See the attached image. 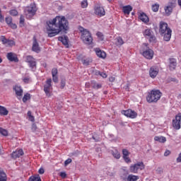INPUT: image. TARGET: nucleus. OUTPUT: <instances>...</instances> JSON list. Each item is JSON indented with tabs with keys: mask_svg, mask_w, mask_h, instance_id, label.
I'll use <instances>...</instances> for the list:
<instances>
[{
	"mask_svg": "<svg viewBox=\"0 0 181 181\" xmlns=\"http://www.w3.org/2000/svg\"><path fill=\"white\" fill-rule=\"evenodd\" d=\"M100 74H101V71H97L95 72V75H96V76H100Z\"/></svg>",
	"mask_w": 181,
	"mask_h": 181,
	"instance_id": "58",
	"label": "nucleus"
},
{
	"mask_svg": "<svg viewBox=\"0 0 181 181\" xmlns=\"http://www.w3.org/2000/svg\"><path fill=\"white\" fill-rule=\"evenodd\" d=\"M159 73V69L156 67H151L149 70V76L151 77V78H155L156 76H158V74Z\"/></svg>",
	"mask_w": 181,
	"mask_h": 181,
	"instance_id": "18",
	"label": "nucleus"
},
{
	"mask_svg": "<svg viewBox=\"0 0 181 181\" xmlns=\"http://www.w3.org/2000/svg\"><path fill=\"white\" fill-rule=\"evenodd\" d=\"M0 134L4 136H8V131L2 127H0Z\"/></svg>",
	"mask_w": 181,
	"mask_h": 181,
	"instance_id": "39",
	"label": "nucleus"
},
{
	"mask_svg": "<svg viewBox=\"0 0 181 181\" xmlns=\"http://www.w3.org/2000/svg\"><path fill=\"white\" fill-rule=\"evenodd\" d=\"M169 67L170 70H175V69H176V66H177V62H176V59L175 58H170L169 59Z\"/></svg>",
	"mask_w": 181,
	"mask_h": 181,
	"instance_id": "24",
	"label": "nucleus"
},
{
	"mask_svg": "<svg viewBox=\"0 0 181 181\" xmlns=\"http://www.w3.org/2000/svg\"><path fill=\"white\" fill-rule=\"evenodd\" d=\"M160 97H162V93L159 90H152L148 93L146 100L147 103H158L159 100H160Z\"/></svg>",
	"mask_w": 181,
	"mask_h": 181,
	"instance_id": "4",
	"label": "nucleus"
},
{
	"mask_svg": "<svg viewBox=\"0 0 181 181\" xmlns=\"http://www.w3.org/2000/svg\"><path fill=\"white\" fill-rule=\"evenodd\" d=\"M69 163H71V158H68L64 162L65 166H67V165H69Z\"/></svg>",
	"mask_w": 181,
	"mask_h": 181,
	"instance_id": "50",
	"label": "nucleus"
},
{
	"mask_svg": "<svg viewBox=\"0 0 181 181\" xmlns=\"http://www.w3.org/2000/svg\"><path fill=\"white\" fill-rule=\"evenodd\" d=\"M111 153L115 159H119V158H121V154L118 152V150L117 149L112 150Z\"/></svg>",
	"mask_w": 181,
	"mask_h": 181,
	"instance_id": "29",
	"label": "nucleus"
},
{
	"mask_svg": "<svg viewBox=\"0 0 181 181\" xmlns=\"http://www.w3.org/2000/svg\"><path fill=\"white\" fill-rule=\"evenodd\" d=\"M93 139H94V136H93Z\"/></svg>",
	"mask_w": 181,
	"mask_h": 181,
	"instance_id": "63",
	"label": "nucleus"
},
{
	"mask_svg": "<svg viewBox=\"0 0 181 181\" xmlns=\"http://www.w3.org/2000/svg\"><path fill=\"white\" fill-rule=\"evenodd\" d=\"M100 77H103V78H107V74L104 72H100Z\"/></svg>",
	"mask_w": 181,
	"mask_h": 181,
	"instance_id": "53",
	"label": "nucleus"
},
{
	"mask_svg": "<svg viewBox=\"0 0 181 181\" xmlns=\"http://www.w3.org/2000/svg\"><path fill=\"white\" fill-rule=\"evenodd\" d=\"M2 63V58L0 57V64Z\"/></svg>",
	"mask_w": 181,
	"mask_h": 181,
	"instance_id": "60",
	"label": "nucleus"
},
{
	"mask_svg": "<svg viewBox=\"0 0 181 181\" xmlns=\"http://www.w3.org/2000/svg\"><path fill=\"white\" fill-rule=\"evenodd\" d=\"M95 52L98 57H100L101 59H105V57H107V54H105V52L101 51V49H100V48H96L95 49Z\"/></svg>",
	"mask_w": 181,
	"mask_h": 181,
	"instance_id": "23",
	"label": "nucleus"
},
{
	"mask_svg": "<svg viewBox=\"0 0 181 181\" xmlns=\"http://www.w3.org/2000/svg\"><path fill=\"white\" fill-rule=\"evenodd\" d=\"M153 12H158L159 11V4H155L152 6Z\"/></svg>",
	"mask_w": 181,
	"mask_h": 181,
	"instance_id": "41",
	"label": "nucleus"
},
{
	"mask_svg": "<svg viewBox=\"0 0 181 181\" xmlns=\"http://www.w3.org/2000/svg\"><path fill=\"white\" fill-rule=\"evenodd\" d=\"M37 12V7L35 3H32L29 6L25 9V15L27 19H32Z\"/></svg>",
	"mask_w": 181,
	"mask_h": 181,
	"instance_id": "5",
	"label": "nucleus"
},
{
	"mask_svg": "<svg viewBox=\"0 0 181 181\" xmlns=\"http://www.w3.org/2000/svg\"><path fill=\"white\" fill-rule=\"evenodd\" d=\"M59 176L62 177V179H66V177H67V174H66V172H62L60 173Z\"/></svg>",
	"mask_w": 181,
	"mask_h": 181,
	"instance_id": "48",
	"label": "nucleus"
},
{
	"mask_svg": "<svg viewBox=\"0 0 181 181\" xmlns=\"http://www.w3.org/2000/svg\"><path fill=\"white\" fill-rule=\"evenodd\" d=\"M7 59L9 60V62H14V63H18V62H19L16 54H13V52H8L7 54Z\"/></svg>",
	"mask_w": 181,
	"mask_h": 181,
	"instance_id": "17",
	"label": "nucleus"
},
{
	"mask_svg": "<svg viewBox=\"0 0 181 181\" xmlns=\"http://www.w3.org/2000/svg\"><path fill=\"white\" fill-rule=\"evenodd\" d=\"M66 87V81H61V88H64Z\"/></svg>",
	"mask_w": 181,
	"mask_h": 181,
	"instance_id": "51",
	"label": "nucleus"
},
{
	"mask_svg": "<svg viewBox=\"0 0 181 181\" xmlns=\"http://www.w3.org/2000/svg\"><path fill=\"white\" fill-rule=\"evenodd\" d=\"M13 90H15L16 95L18 100H21L22 98V95L23 94V90L22 88L19 86H15L13 87Z\"/></svg>",
	"mask_w": 181,
	"mask_h": 181,
	"instance_id": "13",
	"label": "nucleus"
},
{
	"mask_svg": "<svg viewBox=\"0 0 181 181\" xmlns=\"http://www.w3.org/2000/svg\"><path fill=\"white\" fill-rule=\"evenodd\" d=\"M154 140L157 142H160V144H165V142H166V137L156 136L154 137Z\"/></svg>",
	"mask_w": 181,
	"mask_h": 181,
	"instance_id": "28",
	"label": "nucleus"
},
{
	"mask_svg": "<svg viewBox=\"0 0 181 181\" xmlns=\"http://www.w3.org/2000/svg\"><path fill=\"white\" fill-rule=\"evenodd\" d=\"M122 114L123 115H125V117H127L128 118H132V119L136 118L138 115L136 112L131 109H129L127 110H122Z\"/></svg>",
	"mask_w": 181,
	"mask_h": 181,
	"instance_id": "10",
	"label": "nucleus"
},
{
	"mask_svg": "<svg viewBox=\"0 0 181 181\" xmlns=\"http://www.w3.org/2000/svg\"><path fill=\"white\" fill-rule=\"evenodd\" d=\"M95 13L98 16H104L105 15V10L101 6H98L95 10Z\"/></svg>",
	"mask_w": 181,
	"mask_h": 181,
	"instance_id": "21",
	"label": "nucleus"
},
{
	"mask_svg": "<svg viewBox=\"0 0 181 181\" xmlns=\"http://www.w3.org/2000/svg\"><path fill=\"white\" fill-rule=\"evenodd\" d=\"M50 88H52V78L47 79L46 84L44 86V91L47 97H50Z\"/></svg>",
	"mask_w": 181,
	"mask_h": 181,
	"instance_id": "11",
	"label": "nucleus"
},
{
	"mask_svg": "<svg viewBox=\"0 0 181 181\" xmlns=\"http://www.w3.org/2000/svg\"><path fill=\"white\" fill-rule=\"evenodd\" d=\"M8 114H9V111L6 107L0 105V115H8Z\"/></svg>",
	"mask_w": 181,
	"mask_h": 181,
	"instance_id": "30",
	"label": "nucleus"
},
{
	"mask_svg": "<svg viewBox=\"0 0 181 181\" xmlns=\"http://www.w3.org/2000/svg\"><path fill=\"white\" fill-rule=\"evenodd\" d=\"M38 173H40V175H43V173H45V169L43 168H40L38 170Z\"/></svg>",
	"mask_w": 181,
	"mask_h": 181,
	"instance_id": "52",
	"label": "nucleus"
},
{
	"mask_svg": "<svg viewBox=\"0 0 181 181\" xmlns=\"http://www.w3.org/2000/svg\"><path fill=\"white\" fill-rule=\"evenodd\" d=\"M32 49L33 52H35V53H40V47L36 39L33 40Z\"/></svg>",
	"mask_w": 181,
	"mask_h": 181,
	"instance_id": "20",
	"label": "nucleus"
},
{
	"mask_svg": "<svg viewBox=\"0 0 181 181\" xmlns=\"http://www.w3.org/2000/svg\"><path fill=\"white\" fill-rule=\"evenodd\" d=\"M123 159L126 163H131V158H129V156H123Z\"/></svg>",
	"mask_w": 181,
	"mask_h": 181,
	"instance_id": "46",
	"label": "nucleus"
},
{
	"mask_svg": "<svg viewBox=\"0 0 181 181\" xmlns=\"http://www.w3.org/2000/svg\"><path fill=\"white\" fill-rule=\"evenodd\" d=\"M178 4L181 6V0H178Z\"/></svg>",
	"mask_w": 181,
	"mask_h": 181,
	"instance_id": "59",
	"label": "nucleus"
},
{
	"mask_svg": "<svg viewBox=\"0 0 181 181\" xmlns=\"http://www.w3.org/2000/svg\"><path fill=\"white\" fill-rule=\"evenodd\" d=\"M37 127H36V125L35 124H33V125H32V129L33 130V131H36V129H37Z\"/></svg>",
	"mask_w": 181,
	"mask_h": 181,
	"instance_id": "56",
	"label": "nucleus"
},
{
	"mask_svg": "<svg viewBox=\"0 0 181 181\" xmlns=\"http://www.w3.org/2000/svg\"><path fill=\"white\" fill-rule=\"evenodd\" d=\"M142 54L146 59H148V60L153 58V51L151 49L144 51Z\"/></svg>",
	"mask_w": 181,
	"mask_h": 181,
	"instance_id": "14",
	"label": "nucleus"
},
{
	"mask_svg": "<svg viewBox=\"0 0 181 181\" xmlns=\"http://www.w3.org/2000/svg\"><path fill=\"white\" fill-rule=\"evenodd\" d=\"M92 87L93 88H94L95 90H98L100 88H101V87H103V84L101 83H98L95 81H92Z\"/></svg>",
	"mask_w": 181,
	"mask_h": 181,
	"instance_id": "31",
	"label": "nucleus"
},
{
	"mask_svg": "<svg viewBox=\"0 0 181 181\" xmlns=\"http://www.w3.org/2000/svg\"><path fill=\"white\" fill-rule=\"evenodd\" d=\"M139 19H140V21L144 23H148L149 22V17H148L145 13H141L139 15Z\"/></svg>",
	"mask_w": 181,
	"mask_h": 181,
	"instance_id": "22",
	"label": "nucleus"
},
{
	"mask_svg": "<svg viewBox=\"0 0 181 181\" xmlns=\"http://www.w3.org/2000/svg\"><path fill=\"white\" fill-rule=\"evenodd\" d=\"M47 33L49 37H54L60 32L69 30V21L64 16H56L47 22Z\"/></svg>",
	"mask_w": 181,
	"mask_h": 181,
	"instance_id": "1",
	"label": "nucleus"
},
{
	"mask_svg": "<svg viewBox=\"0 0 181 181\" xmlns=\"http://www.w3.org/2000/svg\"><path fill=\"white\" fill-rule=\"evenodd\" d=\"M81 8H87L88 6V1L87 0H83L81 3Z\"/></svg>",
	"mask_w": 181,
	"mask_h": 181,
	"instance_id": "42",
	"label": "nucleus"
},
{
	"mask_svg": "<svg viewBox=\"0 0 181 181\" xmlns=\"http://www.w3.org/2000/svg\"><path fill=\"white\" fill-rule=\"evenodd\" d=\"M173 8H175V4L173 3H170L168 6H165L164 11L168 16L172 13Z\"/></svg>",
	"mask_w": 181,
	"mask_h": 181,
	"instance_id": "16",
	"label": "nucleus"
},
{
	"mask_svg": "<svg viewBox=\"0 0 181 181\" xmlns=\"http://www.w3.org/2000/svg\"><path fill=\"white\" fill-rule=\"evenodd\" d=\"M23 83L25 84H29V83H32V78L29 75H25L23 78Z\"/></svg>",
	"mask_w": 181,
	"mask_h": 181,
	"instance_id": "36",
	"label": "nucleus"
},
{
	"mask_svg": "<svg viewBox=\"0 0 181 181\" xmlns=\"http://www.w3.org/2000/svg\"><path fill=\"white\" fill-rule=\"evenodd\" d=\"M109 80H110V81H111V83H112L113 81H115V78H114V77H110V78H109Z\"/></svg>",
	"mask_w": 181,
	"mask_h": 181,
	"instance_id": "57",
	"label": "nucleus"
},
{
	"mask_svg": "<svg viewBox=\"0 0 181 181\" xmlns=\"http://www.w3.org/2000/svg\"><path fill=\"white\" fill-rule=\"evenodd\" d=\"M27 117L29 121H31V122H35V117L32 115V112L28 111L27 113Z\"/></svg>",
	"mask_w": 181,
	"mask_h": 181,
	"instance_id": "38",
	"label": "nucleus"
},
{
	"mask_svg": "<svg viewBox=\"0 0 181 181\" xmlns=\"http://www.w3.org/2000/svg\"><path fill=\"white\" fill-rule=\"evenodd\" d=\"M58 39L66 47H69V37L67 36L59 37Z\"/></svg>",
	"mask_w": 181,
	"mask_h": 181,
	"instance_id": "25",
	"label": "nucleus"
},
{
	"mask_svg": "<svg viewBox=\"0 0 181 181\" xmlns=\"http://www.w3.org/2000/svg\"><path fill=\"white\" fill-rule=\"evenodd\" d=\"M170 155V151L166 150L164 153V156H169Z\"/></svg>",
	"mask_w": 181,
	"mask_h": 181,
	"instance_id": "55",
	"label": "nucleus"
},
{
	"mask_svg": "<svg viewBox=\"0 0 181 181\" xmlns=\"http://www.w3.org/2000/svg\"><path fill=\"white\" fill-rule=\"evenodd\" d=\"M159 33L163 36L165 42H169L172 37V30L168 27V23L160 21L159 23Z\"/></svg>",
	"mask_w": 181,
	"mask_h": 181,
	"instance_id": "2",
	"label": "nucleus"
},
{
	"mask_svg": "<svg viewBox=\"0 0 181 181\" xmlns=\"http://www.w3.org/2000/svg\"><path fill=\"white\" fill-rule=\"evenodd\" d=\"M0 40L1 42H2L4 45H6L9 47L15 46V41H13V40L6 39V37L4 35L1 36Z\"/></svg>",
	"mask_w": 181,
	"mask_h": 181,
	"instance_id": "12",
	"label": "nucleus"
},
{
	"mask_svg": "<svg viewBox=\"0 0 181 181\" xmlns=\"http://www.w3.org/2000/svg\"><path fill=\"white\" fill-rule=\"evenodd\" d=\"M28 181H42V179L40 178V175H35L30 177Z\"/></svg>",
	"mask_w": 181,
	"mask_h": 181,
	"instance_id": "34",
	"label": "nucleus"
},
{
	"mask_svg": "<svg viewBox=\"0 0 181 181\" xmlns=\"http://www.w3.org/2000/svg\"><path fill=\"white\" fill-rule=\"evenodd\" d=\"M7 179L5 172L0 169V181H7Z\"/></svg>",
	"mask_w": 181,
	"mask_h": 181,
	"instance_id": "33",
	"label": "nucleus"
},
{
	"mask_svg": "<svg viewBox=\"0 0 181 181\" xmlns=\"http://www.w3.org/2000/svg\"><path fill=\"white\" fill-rule=\"evenodd\" d=\"M139 179V176L138 175H129L127 180V181H136Z\"/></svg>",
	"mask_w": 181,
	"mask_h": 181,
	"instance_id": "32",
	"label": "nucleus"
},
{
	"mask_svg": "<svg viewBox=\"0 0 181 181\" xmlns=\"http://www.w3.org/2000/svg\"><path fill=\"white\" fill-rule=\"evenodd\" d=\"M132 11V6L130 5L123 6V12L125 15H129Z\"/></svg>",
	"mask_w": 181,
	"mask_h": 181,
	"instance_id": "26",
	"label": "nucleus"
},
{
	"mask_svg": "<svg viewBox=\"0 0 181 181\" xmlns=\"http://www.w3.org/2000/svg\"><path fill=\"white\" fill-rule=\"evenodd\" d=\"M5 22V17L2 15V10L0 8V23H4Z\"/></svg>",
	"mask_w": 181,
	"mask_h": 181,
	"instance_id": "43",
	"label": "nucleus"
},
{
	"mask_svg": "<svg viewBox=\"0 0 181 181\" xmlns=\"http://www.w3.org/2000/svg\"><path fill=\"white\" fill-rule=\"evenodd\" d=\"M20 26L21 28L23 26V18H22V16L20 18Z\"/></svg>",
	"mask_w": 181,
	"mask_h": 181,
	"instance_id": "54",
	"label": "nucleus"
},
{
	"mask_svg": "<svg viewBox=\"0 0 181 181\" xmlns=\"http://www.w3.org/2000/svg\"><path fill=\"white\" fill-rule=\"evenodd\" d=\"M144 169H145V164L141 161L130 165L129 172L131 173H138V170H144Z\"/></svg>",
	"mask_w": 181,
	"mask_h": 181,
	"instance_id": "6",
	"label": "nucleus"
},
{
	"mask_svg": "<svg viewBox=\"0 0 181 181\" xmlns=\"http://www.w3.org/2000/svg\"><path fill=\"white\" fill-rule=\"evenodd\" d=\"M111 1H112V0H107L108 2H111Z\"/></svg>",
	"mask_w": 181,
	"mask_h": 181,
	"instance_id": "62",
	"label": "nucleus"
},
{
	"mask_svg": "<svg viewBox=\"0 0 181 181\" xmlns=\"http://www.w3.org/2000/svg\"><path fill=\"white\" fill-rule=\"evenodd\" d=\"M30 98H32V95L30 93H25L23 96V103H26V101H30Z\"/></svg>",
	"mask_w": 181,
	"mask_h": 181,
	"instance_id": "37",
	"label": "nucleus"
},
{
	"mask_svg": "<svg viewBox=\"0 0 181 181\" xmlns=\"http://www.w3.org/2000/svg\"><path fill=\"white\" fill-rule=\"evenodd\" d=\"M117 46H122L124 45V40L121 37H117L115 39Z\"/></svg>",
	"mask_w": 181,
	"mask_h": 181,
	"instance_id": "35",
	"label": "nucleus"
},
{
	"mask_svg": "<svg viewBox=\"0 0 181 181\" xmlns=\"http://www.w3.org/2000/svg\"><path fill=\"white\" fill-rule=\"evenodd\" d=\"M23 155V150H22V148L17 149L11 153V158H13V159H17V158H21Z\"/></svg>",
	"mask_w": 181,
	"mask_h": 181,
	"instance_id": "15",
	"label": "nucleus"
},
{
	"mask_svg": "<svg viewBox=\"0 0 181 181\" xmlns=\"http://www.w3.org/2000/svg\"><path fill=\"white\" fill-rule=\"evenodd\" d=\"M58 74L59 71H57V69L54 68L52 69V81L54 83H59V76H57Z\"/></svg>",
	"mask_w": 181,
	"mask_h": 181,
	"instance_id": "19",
	"label": "nucleus"
},
{
	"mask_svg": "<svg viewBox=\"0 0 181 181\" xmlns=\"http://www.w3.org/2000/svg\"><path fill=\"white\" fill-rule=\"evenodd\" d=\"M82 63L83 66H89L90 63H93V59L88 58H83L82 59Z\"/></svg>",
	"mask_w": 181,
	"mask_h": 181,
	"instance_id": "27",
	"label": "nucleus"
},
{
	"mask_svg": "<svg viewBox=\"0 0 181 181\" xmlns=\"http://www.w3.org/2000/svg\"><path fill=\"white\" fill-rule=\"evenodd\" d=\"M18 11L16 9H11L9 11V14L11 16H18Z\"/></svg>",
	"mask_w": 181,
	"mask_h": 181,
	"instance_id": "40",
	"label": "nucleus"
},
{
	"mask_svg": "<svg viewBox=\"0 0 181 181\" xmlns=\"http://www.w3.org/2000/svg\"><path fill=\"white\" fill-rule=\"evenodd\" d=\"M123 156H129V151L128 150L124 148L122 150Z\"/></svg>",
	"mask_w": 181,
	"mask_h": 181,
	"instance_id": "47",
	"label": "nucleus"
},
{
	"mask_svg": "<svg viewBox=\"0 0 181 181\" xmlns=\"http://www.w3.org/2000/svg\"><path fill=\"white\" fill-rule=\"evenodd\" d=\"M96 35L100 40H104V35H103L101 32H98Z\"/></svg>",
	"mask_w": 181,
	"mask_h": 181,
	"instance_id": "45",
	"label": "nucleus"
},
{
	"mask_svg": "<svg viewBox=\"0 0 181 181\" xmlns=\"http://www.w3.org/2000/svg\"><path fill=\"white\" fill-rule=\"evenodd\" d=\"M25 62L28 64L29 67L33 71H35L36 70V59H35L33 57L30 55L26 56Z\"/></svg>",
	"mask_w": 181,
	"mask_h": 181,
	"instance_id": "7",
	"label": "nucleus"
},
{
	"mask_svg": "<svg viewBox=\"0 0 181 181\" xmlns=\"http://www.w3.org/2000/svg\"><path fill=\"white\" fill-rule=\"evenodd\" d=\"M2 153V149L0 148V155Z\"/></svg>",
	"mask_w": 181,
	"mask_h": 181,
	"instance_id": "61",
	"label": "nucleus"
},
{
	"mask_svg": "<svg viewBox=\"0 0 181 181\" xmlns=\"http://www.w3.org/2000/svg\"><path fill=\"white\" fill-rule=\"evenodd\" d=\"M173 127L174 129L179 130L181 128V113H178L173 119Z\"/></svg>",
	"mask_w": 181,
	"mask_h": 181,
	"instance_id": "9",
	"label": "nucleus"
},
{
	"mask_svg": "<svg viewBox=\"0 0 181 181\" xmlns=\"http://www.w3.org/2000/svg\"><path fill=\"white\" fill-rule=\"evenodd\" d=\"M79 32L81 33V39L85 43V45H91L93 43V36H91V33L87 29L83 27H79Z\"/></svg>",
	"mask_w": 181,
	"mask_h": 181,
	"instance_id": "3",
	"label": "nucleus"
},
{
	"mask_svg": "<svg viewBox=\"0 0 181 181\" xmlns=\"http://www.w3.org/2000/svg\"><path fill=\"white\" fill-rule=\"evenodd\" d=\"M12 21H13V19H12V17H11V16H8V17H6V18H5V21H6V23H7V25L9 26V25L11 24V23H12Z\"/></svg>",
	"mask_w": 181,
	"mask_h": 181,
	"instance_id": "44",
	"label": "nucleus"
},
{
	"mask_svg": "<svg viewBox=\"0 0 181 181\" xmlns=\"http://www.w3.org/2000/svg\"><path fill=\"white\" fill-rule=\"evenodd\" d=\"M143 35L147 39H149V42H155V40H156V37H155V34H153V31H152V30L149 28L146 29L143 32Z\"/></svg>",
	"mask_w": 181,
	"mask_h": 181,
	"instance_id": "8",
	"label": "nucleus"
},
{
	"mask_svg": "<svg viewBox=\"0 0 181 181\" xmlns=\"http://www.w3.org/2000/svg\"><path fill=\"white\" fill-rule=\"evenodd\" d=\"M8 26L9 28H11V29H16L18 28V25L13 23H11Z\"/></svg>",
	"mask_w": 181,
	"mask_h": 181,
	"instance_id": "49",
	"label": "nucleus"
}]
</instances>
